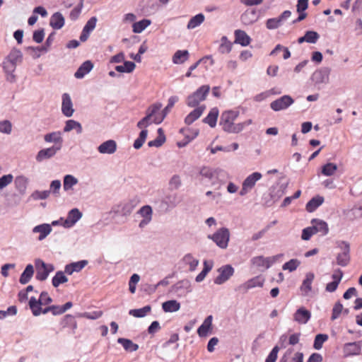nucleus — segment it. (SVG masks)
<instances>
[{"instance_id":"f257e3e1","label":"nucleus","mask_w":362,"mask_h":362,"mask_svg":"<svg viewBox=\"0 0 362 362\" xmlns=\"http://www.w3.org/2000/svg\"><path fill=\"white\" fill-rule=\"evenodd\" d=\"M23 61V53L17 48H12L9 53L4 57L1 67L5 74L6 81L14 83L16 81L15 71L18 64Z\"/></svg>"},{"instance_id":"f03ea898","label":"nucleus","mask_w":362,"mask_h":362,"mask_svg":"<svg viewBox=\"0 0 362 362\" xmlns=\"http://www.w3.org/2000/svg\"><path fill=\"white\" fill-rule=\"evenodd\" d=\"M239 116L238 110H226L221 113L219 124L224 132L228 133H238L241 132L245 127L250 125L252 120H247L244 122L235 123L236 119Z\"/></svg>"},{"instance_id":"7ed1b4c3","label":"nucleus","mask_w":362,"mask_h":362,"mask_svg":"<svg viewBox=\"0 0 362 362\" xmlns=\"http://www.w3.org/2000/svg\"><path fill=\"white\" fill-rule=\"evenodd\" d=\"M210 86L203 85L197 90L189 94L186 98V104L188 107H195L199 106L200 103L204 101L209 93Z\"/></svg>"},{"instance_id":"20e7f679","label":"nucleus","mask_w":362,"mask_h":362,"mask_svg":"<svg viewBox=\"0 0 362 362\" xmlns=\"http://www.w3.org/2000/svg\"><path fill=\"white\" fill-rule=\"evenodd\" d=\"M52 301L45 291L41 293L40 298L37 300L35 297H31L29 301V306L34 316H38L41 314V305H48Z\"/></svg>"},{"instance_id":"39448f33","label":"nucleus","mask_w":362,"mask_h":362,"mask_svg":"<svg viewBox=\"0 0 362 362\" xmlns=\"http://www.w3.org/2000/svg\"><path fill=\"white\" fill-rule=\"evenodd\" d=\"M35 266L36 268L35 278L40 281H45L49 274L54 270V267L52 264H47L41 259H35Z\"/></svg>"},{"instance_id":"423d86ee","label":"nucleus","mask_w":362,"mask_h":362,"mask_svg":"<svg viewBox=\"0 0 362 362\" xmlns=\"http://www.w3.org/2000/svg\"><path fill=\"white\" fill-rule=\"evenodd\" d=\"M161 107H162V105L160 103H155V104L151 105L146 111V116L144 117L141 120H140L137 123V127L139 129L146 128L148 125H150L152 122H153V119L155 118V115L156 112H159Z\"/></svg>"},{"instance_id":"0eeeda50","label":"nucleus","mask_w":362,"mask_h":362,"mask_svg":"<svg viewBox=\"0 0 362 362\" xmlns=\"http://www.w3.org/2000/svg\"><path fill=\"white\" fill-rule=\"evenodd\" d=\"M209 238H211L218 247L225 249L228 244L230 233L227 228H222L217 230L211 237L209 236Z\"/></svg>"},{"instance_id":"6e6552de","label":"nucleus","mask_w":362,"mask_h":362,"mask_svg":"<svg viewBox=\"0 0 362 362\" xmlns=\"http://www.w3.org/2000/svg\"><path fill=\"white\" fill-rule=\"evenodd\" d=\"M262 174L258 172H255L250 175L243 181L242 189L240 192L241 196L245 195L249 191H250L255 185L256 182L262 178Z\"/></svg>"},{"instance_id":"1a4fd4ad","label":"nucleus","mask_w":362,"mask_h":362,"mask_svg":"<svg viewBox=\"0 0 362 362\" xmlns=\"http://www.w3.org/2000/svg\"><path fill=\"white\" fill-rule=\"evenodd\" d=\"M278 256L264 257L263 256H257L251 259L252 264L258 269H267L277 259Z\"/></svg>"},{"instance_id":"9d476101","label":"nucleus","mask_w":362,"mask_h":362,"mask_svg":"<svg viewBox=\"0 0 362 362\" xmlns=\"http://www.w3.org/2000/svg\"><path fill=\"white\" fill-rule=\"evenodd\" d=\"M82 217V213L76 208L70 210L62 226L65 228L73 227Z\"/></svg>"},{"instance_id":"9b49d317","label":"nucleus","mask_w":362,"mask_h":362,"mask_svg":"<svg viewBox=\"0 0 362 362\" xmlns=\"http://www.w3.org/2000/svg\"><path fill=\"white\" fill-rule=\"evenodd\" d=\"M219 275L214 279L216 284L220 285L228 281L233 275L234 269L229 264L223 266L218 269Z\"/></svg>"},{"instance_id":"f8f14e48","label":"nucleus","mask_w":362,"mask_h":362,"mask_svg":"<svg viewBox=\"0 0 362 362\" xmlns=\"http://www.w3.org/2000/svg\"><path fill=\"white\" fill-rule=\"evenodd\" d=\"M293 103V100L289 95H284L273 101L270 104L271 108L274 111H279L288 107Z\"/></svg>"},{"instance_id":"ddd939ff","label":"nucleus","mask_w":362,"mask_h":362,"mask_svg":"<svg viewBox=\"0 0 362 362\" xmlns=\"http://www.w3.org/2000/svg\"><path fill=\"white\" fill-rule=\"evenodd\" d=\"M62 112L66 117H70L74 112L73 103L69 93H64L62 95Z\"/></svg>"},{"instance_id":"4468645a","label":"nucleus","mask_w":362,"mask_h":362,"mask_svg":"<svg viewBox=\"0 0 362 362\" xmlns=\"http://www.w3.org/2000/svg\"><path fill=\"white\" fill-rule=\"evenodd\" d=\"M341 244L343 245V247L341 246L342 252L338 254L337 257V264L344 267L346 266L350 261V247L349 244L346 242H341Z\"/></svg>"},{"instance_id":"2eb2a0df","label":"nucleus","mask_w":362,"mask_h":362,"mask_svg":"<svg viewBox=\"0 0 362 362\" xmlns=\"http://www.w3.org/2000/svg\"><path fill=\"white\" fill-rule=\"evenodd\" d=\"M52 228L49 223H42L35 226L32 229V233H38L37 240L42 241L45 240L52 232Z\"/></svg>"},{"instance_id":"dca6fc26","label":"nucleus","mask_w":362,"mask_h":362,"mask_svg":"<svg viewBox=\"0 0 362 362\" xmlns=\"http://www.w3.org/2000/svg\"><path fill=\"white\" fill-rule=\"evenodd\" d=\"M61 149V146H51L49 148H44L38 151L36 156V160L42 162L44 160L49 159L54 156L58 151Z\"/></svg>"},{"instance_id":"f3484780","label":"nucleus","mask_w":362,"mask_h":362,"mask_svg":"<svg viewBox=\"0 0 362 362\" xmlns=\"http://www.w3.org/2000/svg\"><path fill=\"white\" fill-rule=\"evenodd\" d=\"M362 341L346 343L343 347L346 356L359 355L361 351Z\"/></svg>"},{"instance_id":"a211bd4d","label":"nucleus","mask_w":362,"mask_h":362,"mask_svg":"<svg viewBox=\"0 0 362 362\" xmlns=\"http://www.w3.org/2000/svg\"><path fill=\"white\" fill-rule=\"evenodd\" d=\"M97 21V18L93 16L86 22L80 35V40L81 42H85L88 40L90 33L95 28Z\"/></svg>"},{"instance_id":"6ab92c4d","label":"nucleus","mask_w":362,"mask_h":362,"mask_svg":"<svg viewBox=\"0 0 362 362\" xmlns=\"http://www.w3.org/2000/svg\"><path fill=\"white\" fill-rule=\"evenodd\" d=\"M291 15V12L290 11H285L279 17L268 19L266 23V26L269 30L276 29L281 25L284 20L289 18Z\"/></svg>"},{"instance_id":"aec40b11","label":"nucleus","mask_w":362,"mask_h":362,"mask_svg":"<svg viewBox=\"0 0 362 362\" xmlns=\"http://www.w3.org/2000/svg\"><path fill=\"white\" fill-rule=\"evenodd\" d=\"M93 66V63L90 60L85 61L74 73V77L78 79L84 78L86 75L92 71Z\"/></svg>"},{"instance_id":"412c9836","label":"nucleus","mask_w":362,"mask_h":362,"mask_svg":"<svg viewBox=\"0 0 362 362\" xmlns=\"http://www.w3.org/2000/svg\"><path fill=\"white\" fill-rule=\"evenodd\" d=\"M195 107L196 108L190 112L185 119V123L187 125H190L194 121L199 119L206 109V106L204 105Z\"/></svg>"},{"instance_id":"4be33fe9","label":"nucleus","mask_w":362,"mask_h":362,"mask_svg":"<svg viewBox=\"0 0 362 362\" xmlns=\"http://www.w3.org/2000/svg\"><path fill=\"white\" fill-rule=\"evenodd\" d=\"M88 264L87 260H81L66 264L64 267V272L71 275L74 272H81Z\"/></svg>"},{"instance_id":"5701e85b","label":"nucleus","mask_w":362,"mask_h":362,"mask_svg":"<svg viewBox=\"0 0 362 362\" xmlns=\"http://www.w3.org/2000/svg\"><path fill=\"white\" fill-rule=\"evenodd\" d=\"M311 224L315 234L320 233L321 235H325L329 232L328 225L325 221L313 218L311 221Z\"/></svg>"},{"instance_id":"b1692460","label":"nucleus","mask_w":362,"mask_h":362,"mask_svg":"<svg viewBox=\"0 0 362 362\" xmlns=\"http://www.w3.org/2000/svg\"><path fill=\"white\" fill-rule=\"evenodd\" d=\"M44 139L47 143H54L56 144L54 146H62L63 138L59 131L45 134Z\"/></svg>"},{"instance_id":"393cba45","label":"nucleus","mask_w":362,"mask_h":362,"mask_svg":"<svg viewBox=\"0 0 362 362\" xmlns=\"http://www.w3.org/2000/svg\"><path fill=\"white\" fill-rule=\"evenodd\" d=\"M310 317V312L304 308H300L294 314V320L300 324L307 323Z\"/></svg>"},{"instance_id":"a878e982","label":"nucleus","mask_w":362,"mask_h":362,"mask_svg":"<svg viewBox=\"0 0 362 362\" xmlns=\"http://www.w3.org/2000/svg\"><path fill=\"white\" fill-rule=\"evenodd\" d=\"M315 279V275L313 273L309 272L305 275V278L303 280L301 286L300 291L303 292L304 295H308L312 290V284Z\"/></svg>"},{"instance_id":"bb28decb","label":"nucleus","mask_w":362,"mask_h":362,"mask_svg":"<svg viewBox=\"0 0 362 362\" xmlns=\"http://www.w3.org/2000/svg\"><path fill=\"white\" fill-rule=\"evenodd\" d=\"M64 18L59 12L54 13L50 18L49 25L56 30L61 29L64 25Z\"/></svg>"},{"instance_id":"cd10ccee","label":"nucleus","mask_w":362,"mask_h":362,"mask_svg":"<svg viewBox=\"0 0 362 362\" xmlns=\"http://www.w3.org/2000/svg\"><path fill=\"white\" fill-rule=\"evenodd\" d=\"M235 42L242 46H247L251 41L250 36L243 30H236L235 31Z\"/></svg>"},{"instance_id":"c85d7f7f","label":"nucleus","mask_w":362,"mask_h":362,"mask_svg":"<svg viewBox=\"0 0 362 362\" xmlns=\"http://www.w3.org/2000/svg\"><path fill=\"white\" fill-rule=\"evenodd\" d=\"M219 111L217 107H214L210 110L207 116L203 119V122L207 124L211 128H214L216 125Z\"/></svg>"},{"instance_id":"c756f323","label":"nucleus","mask_w":362,"mask_h":362,"mask_svg":"<svg viewBox=\"0 0 362 362\" xmlns=\"http://www.w3.org/2000/svg\"><path fill=\"white\" fill-rule=\"evenodd\" d=\"M72 130H76L77 134H81L83 132V127L80 122L74 119H69L66 121L64 127V132H69Z\"/></svg>"},{"instance_id":"7c9ffc66","label":"nucleus","mask_w":362,"mask_h":362,"mask_svg":"<svg viewBox=\"0 0 362 362\" xmlns=\"http://www.w3.org/2000/svg\"><path fill=\"white\" fill-rule=\"evenodd\" d=\"M34 267L33 264H28L23 273L21 274L19 282L21 284H28L30 279H32L33 274H34Z\"/></svg>"},{"instance_id":"2f4dec72","label":"nucleus","mask_w":362,"mask_h":362,"mask_svg":"<svg viewBox=\"0 0 362 362\" xmlns=\"http://www.w3.org/2000/svg\"><path fill=\"white\" fill-rule=\"evenodd\" d=\"M78 180L72 175H66L63 180V189L65 192L73 190L74 186L76 185Z\"/></svg>"},{"instance_id":"473e14b6","label":"nucleus","mask_w":362,"mask_h":362,"mask_svg":"<svg viewBox=\"0 0 362 362\" xmlns=\"http://www.w3.org/2000/svg\"><path fill=\"white\" fill-rule=\"evenodd\" d=\"M189 57V52L187 50H177L173 56V62L175 64H183L187 61Z\"/></svg>"},{"instance_id":"72a5a7b5","label":"nucleus","mask_w":362,"mask_h":362,"mask_svg":"<svg viewBox=\"0 0 362 362\" xmlns=\"http://www.w3.org/2000/svg\"><path fill=\"white\" fill-rule=\"evenodd\" d=\"M212 325V316H208L202 323V325L198 328L197 333L200 337H205L207 335L209 331L211 328Z\"/></svg>"},{"instance_id":"f704fd0d","label":"nucleus","mask_w":362,"mask_h":362,"mask_svg":"<svg viewBox=\"0 0 362 362\" xmlns=\"http://www.w3.org/2000/svg\"><path fill=\"white\" fill-rule=\"evenodd\" d=\"M324 202V198L320 196H317L312 198L307 204H306V210L308 212H313L317 209Z\"/></svg>"},{"instance_id":"c9c22d12","label":"nucleus","mask_w":362,"mask_h":362,"mask_svg":"<svg viewBox=\"0 0 362 362\" xmlns=\"http://www.w3.org/2000/svg\"><path fill=\"white\" fill-rule=\"evenodd\" d=\"M162 308L165 313L176 312L180 308V303L175 300H170L163 303Z\"/></svg>"},{"instance_id":"e433bc0d","label":"nucleus","mask_w":362,"mask_h":362,"mask_svg":"<svg viewBox=\"0 0 362 362\" xmlns=\"http://www.w3.org/2000/svg\"><path fill=\"white\" fill-rule=\"evenodd\" d=\"M118 343H119L125 351L128 352L136 351L139 349V346L136 344H134L132 340L124 338H119L117 339Z\"/></svg>"},{"instance_id":"4c0bfd02","label":"nucleus","mask_w":362,"mask_h":362,"mask_svg":"<svg viewBox=\"0 0 362 362\" xmlns=\"http://www.w3.org/2000/svg\"><path fill=\"white\" fill-rule=\"evenodd\" d=\"M64 272L58 271L52 279V284L54 287L57 288L60 284L68 281V278L66 276Z\"/></svg>"},{"instance_id":"58836bf2","label":"nucleus","mask_w":362,"mask_h":362,"mask_svg":"<svg viewBox=\"0 0 362 362\" xmlns=\"http://www.w3.org/2000/svg\"><path fill=\"white\" fill-rule=\"evenodd\" d=\"M136 68V64L130 61H126L122 65L115 67V69L120 73H132Z\"/></svg>"},{"instance_id":"ea45409f","label":"nucleus","mask_w":362,"mask_h":362,"mask_svg":"<svg viewBox=\"0 0 362 362\" xmlns=\"http://www.w3.org/2000/svg\"><path fill=\"white\" fill-rule=\"evenodd\" d=\"M151 24V20L143 19V20L136 22L133 24L132 30L134 33H140L143 30H144Z\"/></svg>"},{"instance_id":"a19ab883","label":"nucleus","mask_w":362,"mask_h":362,"mask_svg":"<svg viewBox=\"0 0 362 362\" xmlns=\"http://www.w3.org/2000/svg\"><path fill=\"white\" fill-rule=\"evenodd\" d=\"M182 262L189 266V270L194 271L199 264V260L194 258L191 254H187L182 258Z\"/></svg>"},{"instance_id":"79ce46f5","label":"nucleus","mask_w":362,"mask_h":362,"mask_svg":"<svg viewBox=\"0 0 362 362\" xmlns=\"http://www.w3.org/2000/svg\"><path fill=\"white\" fill-rule=\"evenodd\" d=\"M205 17L204 14L199 13L193 16L187 23L188 29H194L197 26L200 25L204 21Z\"/></svg>"},{"instance_id":"37998d69","label":"nucleus","mask_w":362,"mask_h":362,"mask_svg":"<svg viewBox=\"0 0 362 362\" xmlns=\"http://www.w3.org/2000/svg\"><path fill=\"white\" fill-rule=\"evenodd\" d=\"M98 150L102 154L113 153V140L110 139L103 142L98 147Z\"/></svg>"},{"instance_id":"c03bdc74","label":"nucleus","mask_w":362,"mask_h":362,"mask_svg":"<svg viewBox=\"0 0 362 362\" xmlns=\"http://www.w3.org/2000/svg\"><path fill=\"white\" fill-rule=\"evenodd\" d=\"M14 182L16 188L19 192H24L28 183V179L23 175H19L16 177Z\"/></svg>"},{"instance_id":"a18cd8bd","label":"nucleus","mask_w":362,"mask_h":362,"mask_svg":"<svg viewBox=\"0 0 362 362\" xmlns=\"http://www.w3.org/2000/svg\"><path fill=\"white\" fill-rule=\"evenodd\" d=\"M151 310L150 305H146L139 309L130 310L129 314L135 317H145Z\"/></svg>"},{"instance_id":"49530a36","label":"nucleus","mask_w":362,"mask_h":362,"mask_svg":"<svg viewBox=\"0 0 362 362\" xmlns=\"http://www.w3.org/2000/svg\"><path fill=\"white\" fill-rule=\"evenodd\" d=\"M337 170V165L333 163H328L322 167V173L325 176H332Z\"/></svg>"},{"instance_id":"de8ad7c7","label":"nucleus","mask_w":362,"mask_h":362,"mask_svg":"<svg viewBox=\"0 0 362 362\" xmlns=\"http://www.w3.org/2000/svg\"><path fill=\"white\" fill-rule=\"evenodd\" d=\"M158 132L159 136L154 140L150 141L148 144V146H156L159 147L162 146V144L165 142V137L163 134V129L161 128H159L158 129Z\"/></svg>"},{"instance_id":"09e8293b","label":"nucleus","mask_w":362,"mask_h":362,"mask_svg":"<svg viewBox=\"0 0 362 362\" xmlns=\"http://www.w3.org/2000/svg\"><path fill=\"white\" fill-rule=\"evenodd\" d=\"M49 196L50 192H48V190H35L31 194L30 198L33 200H44L47 199Z\"/></svg>"},{"instance_id":"8fccbe9b","label":"nucleus","mask_w":362,"mask_h":362,"mask_svg":"<svg viewBox=\"0 0 362 362\" xmlns=\"http://www.w3.org/2000/svg\"><path fill=\"white\" fill-rule=\"evenodd\" d=\"M147 134L148 131L146 129H144L140 132L139 137L135 140L134 143V147L136 149H139L143 146L146 139Z\"/></svg>"},{"instance_id":"3c124183","label":"nucleus","mask_w":362,"mask_h":362,"mask_svg":"<svg viewBox=\"0 0 362 362\" xmlns=\"http://www.w3.org/2000/svg\"><path fill=\"white\" fill-rule=\"evenodd\" d=\"M328 339V336L327 334H317L315 341L313 346L315 349H320L322 347V344L325 341H326Z\"/></svg>"},{"instance_id":"603ef678","label":"nucleus","mask_w":362,"mask_h":362,"mask_svg":"<svg viewBox=\"0 0 362 362\" xmlns=\"http://www.w3.org/2000/svg\"><path fill=\"white\" fill-rule=\"evenodd\" d=\"M12 131V124L9 120L0 121V133L10 134Z\"/></svg>"},{"instance_id":"864d4df0","label":"nucleus","mask_w":362,"mask_h":362,"mask_svg":"<svg viewBox=\"0 0 362 362\" xmlns=\"http://www.w3.org/2000/svg\"><path fill=\"white\" fill-rule=\"evenodd\" d=\"M62 187V183L59 180H54L51 182L49 185V189L48 192H50V194H53L54 195H58L59 194V190Z\"/></svg>"},{"instance_id":"5fc2aeb1","label":"nucleus","mask_w":362,"mask_h":362,"mask_svg":"<svg viewBox=\"0 0 362 362\" xmlns=\"http://www.w3.org/2000/svg\"><path fill=\"white\" fill-rule=\"evenodd\" d=\"M299 264L300 262L298 259H292L286 262L282 267L284 270H289L290 272H293L297 269Z\"/></svg>"},{"instance_id":"6e6d98bb","label":"nucleus","mask_w":362,"mask_h":362,"mask_svg":"<svg viewBox=\"0 0 362 362\" xmlns=\"http://www.w3.org/2000/svg\"><path fill=\"white\" fill-rule=\"evenodd\" d=\"M16 313V307L15 305L10 306L6 310H0V319L3 320L8 316H13Z\"/></svg>"},{"instance_id":"4d7b16f0","label":"nucleus","mask_w":362,"mask_h":362,"mask_svg":"<svg viewBox=\"0 0 362 362\" xmlns=\"http://www.w3.org/2000/svg\"><path fill=\"white\" fill-rule=\"evenodd\" d=\"M342 310H343L342 304L339 302L335 303V305H334L333 309H332L331 320H334L337 319L339 317V315H341Z\"/></svg>"},{"instance_id":"13d9d810","label":"nucleus","mask_w":362,"mask_h":362,"mask_svg":"<svg viewBox=\"0 0 362 362\" xmlns=\"http://www.w3.org/2000/svg\"><path fill=\"white\" fill-rule=\"evenodd\" d=\"M13 180V176L11 174H7L0 177V189H4Z\"/></svg>"},{"instance_id":"bf43d9fd","label":"nucleus","mask_w":362,"mask_h":362,"mask_svg":"<svg viewBox=\"0 0 362 362\" xmlns=\"http://www.w3.org/2000/svg\"><path fill=\"white\" fill-rule=\"evenodd\" d=\"M305 35L308 43H315L320 37V35L315 31H307Z\"/></svg>"},{"instance_id":"052dcab7","label":"nucleus","mask_w":362,"mask_h":362,"mask_svg":"<svg viewBox=\"0 0 362 362\" xmlns=\"http://www.w3.org/2000/svg\"><path fill=\"white\" fill-rule=\"evenodd\" d=\"M139 213L141 214V216L146 218L151 219L152 216V209L150 206L146 205L142 206L139 211Z\"/></svg>"},{"instance_id":"680f3d73","label":"nucleus","mask_w":362,"mask_h":362,"mask_svg":"<svg viewBox=\"0 0 362 362\" xmlns=\"http://www.w3.org/2000/svg\"><path fill=\"white\" fill-rule=\"evenodd\" d=\"M263 286V281L260 279L259 277H255L250 281H248L246 284L247 288H251L256 286L262 287Z\"/></svg>"},{"instance_id":"e2e57ef3","label":"nucleus","mask_w":362,"mask_h":362,"mask_svg":"<svg viewBox=\"0 0 362 362\" xmlns=\"http://www.w3.org/2000/svg\"><path fill=\"white\" fill-rule=\"evenodd\" d=\"M315 234L312 226L304 228L302 231L301 238L303 240H308L310 238Z\"/></svg>"},{"instance_id":"0e129e2a","label":"nucleus","mask_w":362,"mask_h":362,"mask_svg":"<svg viewBox=\"0 0 362 362\" xmlns=\"http://www.w3.org/2000/svg\"><path fill=\"white\" fill-rule=\"evenodd\" d=\"M83 3H79L78 5L70 12L69 16L72 21H76L78 18L83 8Z\"/></svg>"},{"instance_id":"69168bd1","label":"nucleus","mask_w":362,"mask_h":362,"mask_svg":"<svg viewBox=\"0 0 362 362\" xmlns=\"http://www.w3.org/2000/svg\"><path fill=\"white\" fill-rule=\"evenodd\" d=\"M45 37V30L43 28L35 30L33 33V39L37 43H40L43 41Z\"/></svg>"},{"instance_id":"338daca9","label":"nucleus","mask_w":362,"mask_h":362,"mask_svg":"<svg viewBox=\"0 0 362 362\" xmlns=\"http://www.w3.org/2000/svg\"><path fill=\"white\" fill-rule=\"evenodd\" d=\"M49 312H52L54 315H61L59 305H51L48 306L44 309H41V313L47 314Z\"/></svg>"},{"instance_id":"774afa93","label":"nucleus","mask_w":362,"mask_h":362,"mask_svg":"<svg viewBox=\"0 0 362 362\" xmlns=\"http://www.w3.org/2000/svg\"><path fill=\"white\" fill-rule=\"evenodd\" d=\"M279 350V348L277 346H274L267 357L265 362H276Z\"/></svg>"}]
</instances>
